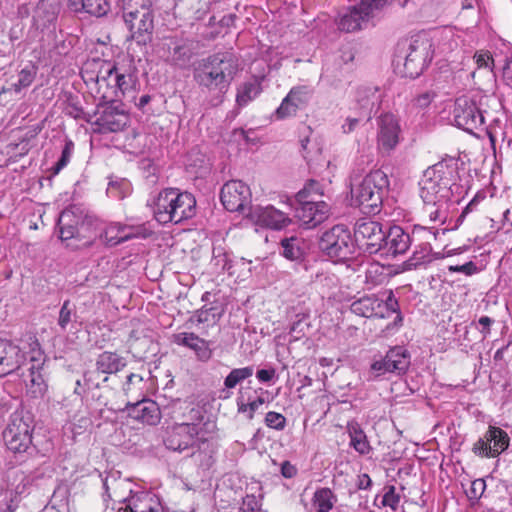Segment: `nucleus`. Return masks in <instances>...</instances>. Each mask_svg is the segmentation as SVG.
<instances>
[{"label":"nucleus","instance_id":"1","mask_svg":"<svg viewBox=\"0 0 512 512\" xmlns=\"http://www.w3.org/2000/svg\"><path fill=\"white\" fill-rule=\"evenodd\" d=\"M459 160L446 155L428 167L419 182L424 211L432 222L444 223L450 203H458L462 187L458 184Z\"/></svg>","mask_w":512,"mask_h":512},{"label":"nucleus","instance_id":"2","mask_svg":"<svg viewBox=\"0 0 512 512\" xmlns=\"http://www.w3.org/2000/svg\"><path fill=\"white\" fill-rule=\"evenodd\" d=\"M239 71V61L231 51L217 52L201 60L193 71V79L208 106H219Z\"/></svg>","mask_w":512,"mask_h":512},{"label":"nucleus","instance_id":"3","mask_svg":"<svg viewBox=\"0 0 512 512\" xmlns=\"http://www.w3.org/2000/svg\"><path fill=\"white\" fill-rule=\"evenodd\" d=\"M59 237L62 241L75 239L79 243L67 246L73 250L91 247L98 239L101 222L78 204L65 208L57 222Z\"/></svg>","mask_w":512,"mask_h":512},{"label":"nucleus","instance_id":"4","mask_svg":"<svg viewBox=\"0 0 512 512\" xmlns=\"http://www.w3.org/2000/svg\"><path fill=\"white\" fill-rule=\"evenodd\" d=\"M491 102L497 104V100L493 96L480 93L457 98L453 110L457 127L471 134H474L477 130H486L490 139L493 140L492 134L486 126L487 120H495L488 110Z\"/></svg>","mask_w":512,"mask_h":512},{"label":"nucleus","instance_id":"5","mask_svg":"<svg viewBox=\"0 0 512 512\" xmlns=\"http://www.w3.org/2000/svg\"><path fill=\"white\" fill-rule=\"evenodd\" d=\"M389 191V179L382 170H374L358 183H352L350 205L362 213L376 215L381 211L384 198Z\"/></svg>","mask_w":512,"mask_h":512},{"label":"nucleus","instance_id":"6","mask_svg":"<svg viewBox=\"0 0 512 512\" xmlns=\"http://www.w3.org/2000/svg\"><path fill=\"white\" fill-rule=\"evenodd\" d=\"M121 17L129 32L127 40L144 46L152 42L155 28L153 0H126Z\"/></svg>","mask_w":512,"mask_h":512},{"label":"nucleus","instance_id":"7","mask_svg":"<svg viewBox=\"0 0 512 512\" xmlns=\"http://www.w3.org/2000/svg\"><path fill=\"white\" fill-rule=\"evenodd\" d=\"M33 418L29 412L16 411L9 419L3 431L6 447L15 454L17 461H25V457L38 454V449L32 443Z\"/></svg>","mask_w":512,"mask_h":512},{"label":"nucleus","instance_id":"8","mask_svg":"<svg viewBox=\"0 0 512 512\" xmlns=\"http://www.w3.org/2000/svg\"><path fill=\"white\" fill-rule=\"evenodd\" d=\"M383 296L385 297H380L376 294L365 295L353 301L350 309L354 314L366 318H389L392 314H396L393 322L389 323L386 329H397L403 324V316L398 300L395 298L392 290L383 293Z\"/></svg>","mask_w":512,"mask_h":512},{"label":"nucleus","instance_id":"9","mask_svg":"<svg viewBox=\"0 0 512 512\" xmlns=\"http://www.w3.org/2000/svg\"><path fill=\"white\" fill-rule=\"evenodd\" d=\"M320 251L334 262L352 259L356 253V245L346 225H334L325 231L319 241Z\"/></svg>","mask_w":512,"mask_h":512},{"label":"nucleus","instance_id":"10","mask_svg":"<svg viewBox=\"0 0 512 512\" xmlns=\"http://www.w3.org/2000/svg\"><path fill=\"white\" fill-rule=\"evenodd\" d=\"M393 0H360L339 14L337 25L341 31L361 30L377 17Z\"/></svg>","mask_w":512,"mask_h":512},{"label":"nucleus","instance_id":"11","mask_svg":"<svg viewBox=\"0 0 512 512\" xmlns=\"http://www.w3.org/2000/svg\"><path fill=\"white\" fill-rule=\"evenodd\" d=\"M411 364V355L403 346L390 348L384 357L374 360L370 365L369 379L377 380L387 374L403 375Z\"/></svg>","mask_w":512,"mask_h":512},{"label":"nucleus","instance_id":"12","mask_svg":"<svg viewBox=\"0 0 512 512\" xmlns=\"http://www.w3.org/2000/svg\"><path fill=\"white\" fill-rule=\"evenodd\" d=\"M411 364V355L403 346L390 348L384 357L374 360L370 365L369 379L377 380L387 374L403 375Z\"/></svg>","mask_w":512,"mask_h":512},{"label":"nucleus","instance_id":"13","mask_svg":"<svg viewBox=\"0 0 512 512\" xmlns=\"http://www.w3.org/2000/svg\"><path fill=\"white\" fill-rule=\"evenodd\" d=\"M433 58L432 42L426 37H416L409 45L404 61V75L411 79L420 76Z\"/></svg>","mask_w":512,"mask_h":512},{"label":"nucleus","instance_id":"14","mask_svg":"<svg viewBox=\"0 0 512 512\" xmlns=\"http://www.w3.org/2000/svg\"><path fill=\"white\" fill-rule=\"evenodd\" d=\"M199 429L193 423H181L169 427L163 439L165 447L169 450L182 453L190 451L188 454H194V447H199L198 439Z\"/></svg>","mask_w":512,"mask_h":512},{"label":"nucleus","instance_id":"15","mask_svg":"<svg viewBox=\"0 0 512 512\" xmlns=\"http://www.w3.org/2000/svg\"><path fill=\"white\" fill-rule=\"evenodd\" d=\"M383 225L377 221L362 218L354 226L355 245L369 254H379L385 239Z\"/></svg>","mask_w":512,"mask_h":512},{"label":"nucleus","instance_id":"16","mask_svg":"<svg viewBox=\"0 0 512 512\" xmlns=\"http://www.w3.org/2000/svg\"><path fill=\"white\" fill-rule=\"evenodd\" d=\"M510 443L508 434L499 427L489 426L483 437L473 445L472 451L486 458H495L504 452Z\"/></svg>","mask_w":512,"mask_h":512},{"label":"nucleus","instance_id":"17","mask_svg":"<svg viewBox=\"0 0 512 512\" xmlns=\"http://www.w3.org/2000/svg\"><path fill=\"white\" fill-rule=\"evenodd\" d=\"M220 200L230 212H244L251 203L250 188L240 180L226 182L221 188Z\"/></svg>","mask_w":512,"mask_h":512},{"label":"nucleus","instance_id":"18","mask_svg":"<svg viewBox=\"0 0 512 512\" xmlns=\"http://www.w3.org/2000/svg\"><path fill=\"white\" fill-rule=\"evenodd\" d=\"M105 96L97 104L94 115H98L94 124L99 126L101 130L108 132H118L123 130L127 125V116L123 110H120L116 101L110 100L105 102Z\"/></svg>","mask_w":512,"mask_h":512},{"label":"nucleus","instance_id":"19","mask_svg":"<svg viewBox=\"0 0 512 512\" xmlns=\"http://www.w3.org/2000/svg\"><path fill=\"white\" fill-rule=\"evenodd\" d=\"M147 234L141 226H127L120 223H111L106 227L100 226V239L107 247H115L134 238H146Z\"/></svg>","mask_w":512,"mask_h":512},{"label":"nucleus","instance_id":"20","mask_svg":"<svg viewBox=\"0 0 512 512\" xmlns=\"http://www.w3.org/2000/svg\"><path fill=\"white\" fill-rule=\"evenodd\" d=\"M400 125L397 118L390 113L383 114L378 119L377 144L378 148L389 154L400 141Z\"/></svg>","mask_w":512,"mask_h":512},{"label":"nucleus","instance_id":"21","mask_svg":"<svg viewBox=\"0 0 512 512\" xmlns=\"http://www.w3.org/2000/svg\"><path fill=\"white\" fill-rule=\"evenodd\" d=\"M295 216L306 229H312L324 222L329 215L326 202L296 201Z\"/></svg>","mask_w":512,"mask_h":512},{"label":"nucleus","instance_id":"22","mask_svg":"<svg viewBox=\"0 0 512 512\" xmlns=\"http://www.w3.org/2000/svg\"><path fill=\"white\" fill-rule=\"evenodd\" d=\"M385 239L382 242L379 255L381 257H396L404 254L412 244L410 235L400 226H390L384 233Z\"/></svg>","mask_w":512,"mask_h":512},{"label":"nucleus","instance_id":"23","mask_svg":"<svg viewBox=\"0 0 512 512\" xmlns=\"http://www.w3.org/2000/svg\"><path fill=\"white\" fill-rule=\"evenodd\" d=\"M121 411L126 412L130 418L142 424L154 426L161 420V411L158 404L147 398L135 403L127 402Z\"/></svg>","mask_w":512,"mask_h":512},{"label":"nucleus","instance_id":"24","mask_svg":"<svg viewBox=\"0 0 512 512\" xmlns=\"http://www.w3.org/2000/svg\"><path fill=\"white\" fill-rule=\"evenodd\" d=\"M249 216L255 224L274 230H280L291 223V219L273 206L249 207Z\"/></svg>","mask_w":512,"mask_h":512},{"label":"nucleus","instance_id":"25","mask_svg":"<svg viewBox=\"0 0 512 512\" xmlns=\"http://www.w3.org/2000/svg\"><path fill=\"white\" fill-rule=\"evenodd\" d=\"M176 188H167L160 191L153 202L154 218L160 224L175 223L177 203H175Z\"/></svg>","mask_w":512,"mask_h":512},{"label":"nucleus","instance_id":"26","mask_svg":"<svg viewBox=\"0 0 512 512\" xmlns=\"http://www.w3.org/2000/svg\"><path fill=\"white\" fill-rule=\"evenodd\" d=\"M195 56L194 41L189 38L174 37L170 39L167 62L170 65L185 69L189 67Z\"/></svg>","mask_w":512,"mask_h":512},{"label":"nucleus","instance_id":"27","mask_svg":"<svg viewBox=\"0 0 512 512\" xmlns=\"http://www.w3.org/2000/svg\"><path fill=\"white\" fill-rule=\"evenodd\" d=\"M23 359L24 355L19 346L10 340L0 338V377L18 370Z\"/></svg>","mask_w":512,"mask_h":512},{"label":"nucleus","instance_id":"28","mask_svg":"<svg viewBox=\"0 0 512 512\" xmlns=\"http://www.w3.org/2000/svg\"><path fill=\"white\" fill-rule=\"evenodd\" d=\"M30 378V393L33 397H42L47 391L45 358L38 351L30 359V367L28 368Z\"/></svg>","mask_w":512,"mask_h":512},{"label":"nucleus","instance_id":"29","mask_svg":"<svg viewBox=\"0 0 512 512\" xmlns=\"http://www.w3.org/2000/svg\"><path fill=\"white\" fill-rule=\"evenodd\" d=\"M173 342L179 346H183L193 350L198 360L207 362L212 357V350L209 342L200 338L193 332H181L173 335Z\"/></svg>","mask_w":512,"mask_h":512},{"label":"nucleus","instance_id":"30","mask_svg":"<svg viewBox=\"0 0 512 512\" xmlns=\"http://www.w3.org/2000/svg\"><path fill=\"white\" fill-rule=\"evenodd\" d=\"M118 501L126 504L124 508H119V512H163L160 503L147 492L122 497Z\"/></svg>","mask_w":512,"mask_h":512},{"label":"nucleus","instance_id":"31","mask_svg":"<svg viewBox=\"0 0 512 512\" xmlns=\"http://www.w3.org/2000/svg\"><path fill=\"white\" fill-rule=\"evenodd\" d=\"M211 304L212 305L210 307L204 305L200 309L194 311V313L189 317L187 323L197 326L206 324L207 327L216 325L223 316L224 309L215 302Z\"/></svg>","mask_w":512,"mask_h":512},{"label":"nucleus","instance_id":"32","mask_svg":"<svg viewBox=\"0 0 512 512\" xmlns=\"http://www.w3.org/2000/svg\"><path fill=\"white\" fill-rule=\"evenodd\" d=\"M126 359L116 352L104 351L96 358L95 367L102 374H116L125 368Z\"/></svg>","mask_w":512,"mask_h":512},{"label":"nucleus","instance_id":"33","mask_svg":"<svg viewBox=\"0 0 512 512\" xmlns=\"http://www.w3.org/2000/svg\"><path fill=\"white\" fill-rule=\"evenodd\" d=\"M116 74L115 81L117 91H115V96L119 97V93L123 96H130L131 99H135V89L137 85V76L134 73H118L117 67L112 66L107 71V76L110 77L113 74Z\"/></svg>","mask_w":512,"mask_h":512},{"label":"nucleus","instance_id":"34","mask_svg":"<svg viewBox=\"0 0 512 512\" xmlns=\"http://www.w3.org/2000/svg\"><path fill=\"white\" fill-rule=\"evenodd\" d=\"M175 203H177V214L175 218V224L181 223L184 220L191 219L196 214V199L189 192H180L177 189V195H175Z\"/></svg>","mask_w":512,"mask_h":512},{"label":"nucleus","instance_id":"35","mask_svg":"<svg viewBox=\"0 0 512 512\" xmlns=\"http://www.w3.org/2000/svg\"><path fill=\"white\" fill-rule=\"evenodd\" d=\"M262 92L261 82L254 77L237 88L236 103L239 107H245Z\"/></svg>","mask_w":512,"mask_h":512},{"label":"nucleus","instance_id":"36","mask_svg":"<svg viewBox=\"0 0 512 512\" xmlns=\"http://www.w3.org/2000/svg\"><path fill=\"white\" fill-rule=\"evenodd\" d=\"M281 244V255L290 261H302L305 255L303 239L291 236L283 238Z\"/></svg>","mask_w":512,"mask_h":512},{"label":"nucleus","instance_id":"37","mask_svg":"<svg viewBox=\"0 0 512 512\" xmlns=\"http://www.w3.org/2000/svg\"><path fill=\"white\" fill-rule=\"evenodd\" d=\"M347 431L350 437V445L358 453L366 455L371 451V446L367 440V436L357 422H349L347 425Z\"/></svg>","mask_w":512,"mask_h":512},{"label":"nucleus","instance_id":"38","mask_svg":"<svg viewBox=\"0 0 512 512\" xmlns=\"http://www.w3.org/2000/svg\"><path fill=\"white\" fill-rule=\"evenodd\" d=\"M356 101L365 114L370 117V112L379 100L377 87L360 86L356 91Z\"/></svg>","mask_w":512,"mask_h":512},{"label":"nucleus","instance_id":"39","mask_svg":"<svg viewBox=\"0 0 512 512\" xmlns=\"http://www.w3.org/2000/svg\"><path fill=\"white\" fill-rule=\"evenodd\" d=\"M324 192L322 185L316 180H309L304 187L295 195L296 201L324 202L321 198Z\"/></svg>","mask_w":512,"mask_h":512},{"label":"nucleus","instance_id":"40","mask_svg":"<svg viewBox=\"0 0 512 512\" xmlns=\"http://www.w3.org/2000/svg\"><path fill=\"white\" fill-rule=\"evenodd\" d=\"M132 192L131 183L125 178L111 177L106 193L110 198L122 200Z\"/></svg>","mask_w":512,"mask_h":512},{"label":"nucleus","instance_id":"41","mask_svg":"<svg viewBox=\"0 0 512 512\" xmlns=\"http://www.w3.org/2000/svg\"><path fill=\"white\" fill-rule=\"evenodd\" d=\"M301 154L303 158L306 160L309 166L313 164H318L322 149L319 147L318 143L315 140L310 139L309 137H305L301 139Z\"/></svg>","mask_w":512,"mask_h":512},{"label":"nucleus","instance_id":"42","mask_svg":"<svg viewBox=\"0 0 512 512\" xmlns=\"http://www.w3.org/2000/svg\"><path fill=\"white\" fill-rule=\"evenodd\" d=\"M37 74V67L28 64L20 70L16 82L10 84V90L19 93L22 89L27 88L32 84Z\"/></svg>","mask_w":512,"mask_h":512},{"label":"nucleus","instance_id":"43","mask_svg":"<svg viewBox=\"0 0 512 512\" xmlns=\"http://www.w3.org/2000/svg\"><path fill=\"white\" fill-rule=\"evenodd\" d=\"M314 505L318 512H329L336 501V497L329 488L318 489L314 493Z\"/></svg>","mask_w":512,"mask_h":512},{"label":"nucleus","instance_id":"44","mask_svg":"<svg viewBox=\"0 0 512 512\" xmlns=\"http://www.w3.org/2000/svg\"><path fill=\"white\" fill-rule=\"evenodd\" d=\"M76 307L70 300H65L60 308L57 324L61 331H66L68 326L76 321Z\"/></svg>","mask_w":512,"mask_h":512},{"label":"nucleus","instance_id":"45","mask_svg":"<svg viewBox=\"0 0 512 512\" xmlns=\"http://www.w3.org/2000/svg\"><path fill=\"white\" fill-rule=\"evenodd\" d=\"M253 373V366L232 369L224 379V386L228 389H233L236 387V385L251 377Z\"/></svg>","mask_w":512,"mask_h":512},{"label":"nucleus","instance_id":"46","mask_svg":"<svg viewBox=\"0 0 512 512\" xmlns=\"http://www.w3.org/2000/svg\"><path fill=\"white\" fill-rule=\"evenodd\" d=\"M287 97L294 102L298 109L304 107L311 98V91L307 86L294 87L287 94Z\"/></svg>","mask_w":512,"mask_h":512},{"label":"nucleus","instance_id":"47","mask_svg":"<svg viewBox=\"0 0 512 512\" xmlns=\"http://www.w3.org/2000/svg\"><path fill=\"white\" fill-rule=\"evenodd\" d=\"M400 503V494L396 492V488L393 485L384 487V494L381 496V505L389 507L393 511H396Z\"/></svg>","mask_w":512,"mask_h":512},{"label":"nucleus","instance_id":"48","mask_svg":"<svg viewBox=\"0 0 512 512\" xmlns=\"http://www.w3.org/2000/svg\"><path fill=\"white\" fill-rule=\"evenodd\" d=\"M432 248L429 243H424L416 250L410 258V264L413 266L422 265L432 261L431 257Z\"/></svg>","mask_w":512,"mask_h":512},{"label":"nucleus","instance_id":"49","mask_svg":"<svg viewBox=\"0 0 512 512\" xmlns=\"http://www.w3.org/2000/svg\"><path fill=\"white\" fill-rule=\"evenodd\" d=\"M73 150L74 143L71 140L67 139L62 149L60 158L52 168L54 175L58 174L69 163Z\"/></svg>","mask_w":512,"mask_h":512},{"label":"nucleus","instance_id":"50","mask_svg":"<svg viewBox=\"0 0 512 512\" xmlns=\"http://www.w3.org/2000/svg\"><path fill=\"white\" fill-rule=\"evenodd\" d=\"M109 5L106 0H85V13L101 17L108 11Z\"/></svg>","mask_w":512,"mask_h":512},{"label":"nucleus","instance_id":"51","mask_svg":"<svg viewBox=\"0 0 512 512\" xmlns=\"http://www.w3.org/2000/svg\"><path fill=\"white\" fill-rule=\"evenodd\" d=\"M264 422L267 427L282 431L285 429L287 420L286 417L278 412L270 411L266 414Z\"/></svg>","mask_w":512,"mask_h":512},{"label":"nucleus","instance_id":"52","mask_svg":"<svg viewBox=\"0 0 512 512\" xmlns=\"http://www.w3.org/2000/svg\"><path fill=\"white\" fill-rule=\"evenodd\" d=\"M296 317L298 319L292 323L290 332H289V334L291 335L293 340H299L300 338H302L305 335L306 330L310 326L309 323L307 322L306 315H302V316L297 315Z\"/></svg>","mask_w":512,"mask_h":512},{"label":"nucleus","instance_id":"53","mask_svg":"<svg viewBox=\"0 0 512 512\" xmlns=\"http://www.w3.org/2000/svg\"><path fill=\"white\" fill-rule=\"evenodd\" d=\"M298 110L297 105L290 100L287 96L282 100L280 106L275 111L277 119H285L296 114Z\"/></svg>","mask_w":512,"mask_h":512},{"label":"nucleus","instance_id":"54","mask_svg":"<svg viewBox=\"0 0 512 512\" xmlns=\"http://www.w3.org/2000/svg\"><path fill=\"white\" fill-rule=\"evenodd\" d=\"M261 501L253 494H247L242 501L239 512H263Z\"/></svg>","mask_w":512,"mask_h":512},{"label":"nucleus","instance_id":"55","mask_svg":"<svg viewBox=\"0 0 512 512\" xmlns=\"http://www.w3.org/2000/svg\"><path fill=\"white\" fill-rule=\"evenodd\" d=\"M66 112L74 119H82L86 122H91L92 115L85 113L78 102L70 100L67 104Z\"/></svg>","mask_w":512,"mask_h":512},{"label":"nucleus","instance_id":"56","mask_svg":"<svg viewBox=\"0 0 512 512\" xmlns=\"http://www.w3.org/2000/svg\"><path fill=\"white\" fill-rule=\"evenodd\" d=\"M474 60L477 65V69H486L488 72H492L495 66V60L491 57L489 52H478L474 55Z\"/></svg>","mask_w":512,"mask_h":512},{"label":"nucleus","instance_id":"57","mask_svg":"<svg viewBox=\"0 0 512 512\" xmlns=\"http://www.w3.org/2000/svg\"><path fill=\"white\" fill-rule=\"evenodd\" d=\"M69 490L66 485H58L51 497L53 506H63L67 503Z\"/></svg>","mask_w":512,"mask_h":512},{"label":"nucleus","instance_id":"58","mask_svg":"<svg viewBox=\"0 0 512 512\" xmlns=\"http://www.w3.org/2000/svg\"><path fill=\"white\" fill-rule=\"evenodd\" d=\"M486 489V483L484 479H476L471 483L468 497L470 499L478 500L483 495L484 491Z\"/></svg>","mask_w":512,"mask_h":512},{"label":"nucleus","instance_id":"59","mask_svg":"<svg viewBox=\"0 0 512 512\" xmlns=\"http://www.w3.org/2000/svg\"><path fill=\"white\" fill-rule=\"evenodd\" d=\"M101 372H98L97 369L93 371H87L84 373V384L88 387V389L99 388L101 386V382L99 381V376Z\"/></svg>","mask_w":512,"mask_h":512},{"label":"nucleus","instance_id":"60","mask_svg":"<svg viewBox=\"0 0 512 512\" xmlns=\"http://www.w3.org/2000/svg\"><path fill=\"white\" fill-rule=\"evenodd\" d=\"M449 270L452 272H461L470 276L477 273L478 268L474 262L469 261L463 265L450 266Z\"/></svg>","mask_w":512,"mask_h":512},{"label":"nucleus","instance_id":"61","mask_svg":"<svg viewBox=\"0 0 512 512\" xmlns=\"http://www.w3.org/2000/svg\"><path fill=\"white\" fill-rule=\"evenodd\" d=\"M503 62L501 67L503 80L512 87V58L505 57Z\"/></svg>","mask_w":512,"mask_h":512},{"label":"nucleus","instance_id":"62","mask_svg":"<svg viewBox=\"0 0 512 512\" xmlns=\"http://www.w3.org/2000/svg\"><path fill=\"white\" fill-rule=\"evenodd\" d=\"M257 379L262 383H268L276 378V370L274 368L260 369L256 372Z\"/></svg>","mask_w":512,"mask_h":512},{"label":"nucleus","instance_id":"63","mask_svg":"<svg viewBox=\"0 0 512 512\" xmlns=\"http://www.w3.org/2000/svg\"><path fill=\"white\" fill-rule=\"evenodd\" d=\"M478 323L482 326L480 333L482 334L483 338H486L491 332V325L494 323V319L488 316H481L478 320Z\"/></svg>","mask_w":512,"mask_h":512},{"label":"nucleus","instance_id":"64","mask_svg":"<svg viewBox=\"0 0 512 512\" xmlns=\"http://www.w3.org/2000/svg\"><path fill=\"white\" fill-rule=\"evenodd\" d=\"M434 96L435 94L433 92L420 94L415 98V104L420 108H425L431 103Z\"/></svg>","mask_w":512,"mask_h":512}]
</instances>
